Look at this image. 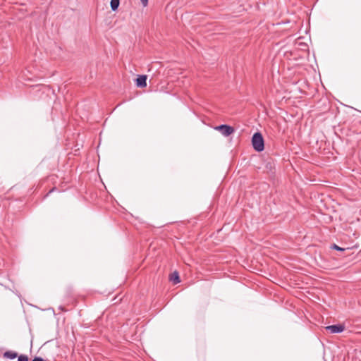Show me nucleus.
<instances>
[{
  "label": "nucleus",
  "mask_w": 361,
  "mask_h": 361,
  "mask_svg": "<svg viewBox=\"0 0 361 361\" xmlns=\"http://www.w3.org/2000/svg\"><path fill=\"white\" fill-rule=\"evenodd\" d=\"M147 77L146 75H138V77L135 80V84L137 87L141 88L147 87Z\"/></svg>",
  "instance_id": "nucleus-4"
},
{
  "label": "nucleus",
  "mask_w": 361,
  "mask_h": 361,
  "mask_svg": "<svg viewBox=\"0 0 361 361\" xmlns=\"http://www.w3.org/2000/svg\"><path fill=\"white\" fill-rule=\"evenodd\" d=\"M59 309L63 312L66 311V308L63 306H59Z\"/></svg>",
  "instance_id": "nucleus-13"
},
{
  "label": "nucleus",
  "mask_w": 361,
  "mask_h": 361,
  "mask_svg": "<svg viewBox=\"0 0 361 361\" xmlns=\"http://www.w3.org/2000/svg\"><path fill=\"white\" fill-rule=\"evenodd\" d=\"M18 353L16 352L11 351V350L6 351L3 354L4 358L11 359V360L16 358L18 357Z\"/></svg>",
  "instance_id": "nucleus-6"
},
{
  "label": "nucleus",
  "mask_w": 361,
  "mask_h": 361,
  "mask_svg": "<svg viewBox=\"0 0 361 361\" xmlns=\"http://www.w3.org/2000/svg\"><path fill=\"white\" fill-rule=\"evenodd\" d=\"M214 129L219 131L225 137L231 135L235 131L233 127L226 124H221L218 126H216Z\"/></svg>",
  "instance_id": "nucleus-2"
},
{
  "label": "nucleus",
  "mask_w": 361,
  "mask_h": 361,
  "mask_svg": "<svg viewBox=\"0 0 361 361\" xmlns=\"http://www.w3.org/2000/svg\"><path fill=\"white\" fill-rule=\"evenodd\" d=\"M170 281H172L173 284H177L180 282L179 273L177 271H174L169 276Z\"/></svg>",
  "instance_id": "nucleus-5"
},
{
  "label": "nucleus",
  "mask_w": 361,
  "mask_h": 361,
  "mask_svg": "<svg viewBox=\"0 0 361 361\" xmlns=\"http://www.w3.org/2000/svg\"><path fill=\"white\" fill-rule=\"evenodd\" d=\"M18 361H29V359L26 355H18Z\"/></svg>",
  "instance_id": "nucleus-8"
},
{
  "label": "nucleus",
  "mask_w": 361,
  "mask_h": 361,
  "mask_svg": "<svg viewBox=\"0 0 361 361\" xmlns=\"http://www.w3.org/2000/svg\"><path fill=\"white\" fill-rule=\"evenodd\" d=\"M326 330L329 331L331 334H338L341 333L345 329V326L343 324H334L326 326Z\"/></svg>",
  "instance_id": "nucleus-3"
},
{
  "label": "nucleus",
  "mask_w": 361,
  "mask_h": 361,
  "mask_svg": "<svg viewBox=\"0 0 361 361\" xmlns=\"http://www.w3.org/2000/svg\"><path fill=\"white\" fill-rule=\"evenodd\" d=\"M120 5V0H111L110 6L113 11H116Z\"/></svg>",
  "instance_id": "nucleus-7"
},
{
  "label": "nucleus",
  "mask_w": 361,
  "mask_h": 361,
  "mask_svg": "<svg viewBox=\"0 0 361 361\" xmlns=\"http://www.w3.org/2000/svg\"><path fill=\"white\" fill-rule=\"evenodd\" d=\"M331 248L334 249V250H338V251H344L345 249V248H343V247H339L338 245H337L336 244H333L331 246Z\"/></svg>",
  "instance_id": "nucleus-9"
},
{
  "label": "nucleus",
  "mask_w": 361,
  "mask_h": 361,
  "mask_svg": "<svg viewBox=\"0 0 361 361\" xmlns=\"http://www.w3.org/2000/svg\"><path fill=\"white\" fill-rule=\"evenodd\" d=\"M252 145L254 149L260 152L264 149V140L261 133H255L252 137Z\"/></svg>",
  "instance_id": "nucleus-1"
},
{
  "label": "nucleus",
  "mask_w": 361,
  "mask_h": 361,
  "mask_svg": "<svg viewBox=\"0 0 361 361\" xmlns=\"http://www.w3.org/2000/svg\"><path fill=\"white\" fill-rule=\"evenodd\" d=\"M57 190V189H56V188H55V187H54V188H52L51 190H49V192L47 194V196L49 193H51V192H55V190Z\"/></svg>",
  "instance_id": "nucleus-12"
},
{
  "label": "nucleus",
  "mask_w": 361,
  "mask_h": 361,
  "mask_svg": "<svg viewBox=\"0 0 361 361\" xmlns=\"http://www.w3.org/2000/svg\"><path fill=\"white\" fill-rule=\"evenodd\" d=\"M143 6H146L148 4V0H140Z\"/></svg>",
  "instance_id": "nucleus-11"
},
{
  "label": "nucleus",
  "mask_w": 361,
  "mask_h": 361,
  "mask_svg": "<svg viewBox=\"0 0 361 361\" xmlns=\"http://www.w3.org/2000/svg\"><path fill=\"white\" fill-rule=\"evenodd\" d=\"M32 361H45L42 357H35Z\"/></svg>",
  "instance_id": "nucleus-10"
}]
</instances>
